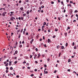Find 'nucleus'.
<instances>
[{
    "mask_svg": "<svg viewBox=\"0 0 78 78\" xmlns=\"http://www.w3.org/2000/svg\"><path fill=\"white\" fill-rule=\"evenodd\" d=\"M44 27H45V26L43 25L42 27L41 31H44Z\"/></svg>",
    "mask_w": 78,
    "mask_h": 78,
    "instance_id": "f257e3e1",
    "label": "nucleus"
},
{
    "mask_svg": "<svg viewBox=\"0 0 78 78\" xmlns=\"http://www.w3.org/2000/svg\"><path fill=\"white\" fill-rule=\"evenodd\" d=\"M6 12H5L3 13L2 16H5V15H6Z\"/></svg>",
    "mask_w": 78,
    "mask_h": 78,
    "instance_id": "f03ea898",
    "label": "nucleus"
},
{
    "mask_svg": "<svg viewBox=\"0 0 78 78\" xmlns=\"http://www.w3.org/2000/svg\"><path fill=\"white\" fill-rule=\"evenodd\" d=\"M18 52V51H16L15 52V53H14L13 54V55H15L16 54H17V53Z\"/></svg>",
    "mask_w": 78,
    "mask_h": 78,
    "instance_id": "7ed1b4c3",
    "label": "nucleus"
},
{
    "mask_svg": "<svg viewBox=\"0 0 78 78\" xmlns=\"http://www.w3.org/2000/svg\"><path fill=\"white\" fill-rule=\"evenodd\" d=\"M48 43H50V42H51V40L50 39H48Z\"/></svg>",
    "mask_w": 78,
    "mask_h": 78,
    "instance_id": "20e7f679",
    "label": "nucleus"
},
{
    "mask_svg": "<svg viewBox=\"0 0 78 78\" xmlns=\"http://www.w3.org/2000/svg\"><path fill=\"white\" fill-rule=\"evenodd\" d=\"M40 56H41V55H40V53H39L38 54L37 58H39V57H40Z\"/></svg>",
    "mask_w": 78,
    "mask_h": 78,
    "instance_id": "39448f33",
    "label": "nucleus"
},
{
    "mask_svg": "<svg viewBox=\"0 0 78 78\" xmlns=\"http://www.w3.org/2000/svg\"><path fill=\"white\" fill-rule=\"evenodd\" d=\"M61 48H62V49H64V46H61Z\"/></svg>",
    "mask_w": 78,
    "mask_h": 78,
    "instance_id": "423d86ee",
    "label": "nucleus"
},
{
    "mask_svg": "<svg viewBox=\"0 0 78 78\" xmlns=\"http://www.w3.org/2000/svg\"><path fill=\"white\" fill-rule=\"evenodd\" d=\"M20 9L21 11H22V10H23V8L22 7H21L20 8Z\"/></svg>",
    "mask_w": 78,
    "mask_h": 78,
    "instance_id": "0eeeda50",
    "label": "nucleus"
},
{
    "mask_svg": "<svg viewBox=\"0 0 78 78\" xmlns=\"http://www.w3.org/2000/svg\"><path fill=\"white\" fill-rule=\"evenodd\" d=\"M71 61V59H69L68 60V62H70Z\"/></svg>",
    "mask_w": 78,
    "mask_h": 78,
    "instance_id": "6e6552de",
    "label": "nucleus"
},
{
    "mask_svg": "<svg viewBox=\"0 0 78 78\" xmlns=\"http://www.w3.org/2000/svg\"><path fill=\"white\" fill-rule=\"evenodd\" d=\"M48 73V72H47V71H46L45 73H44V74H47Z\"/></svg>",
    "mask_w": 78,
    "mask_h": 78,
    "instance_id": "1a4fd4ad",
    "label": "nucleus"
},
{
    "mask_svg": "<svg viewBox=\"0 0 78 78\" xmlns=\"http://www.w3.org/2000/svg\"><path fill=\"white\" fill-rule=\"evenodd\" d=\"M55 31L57 32V31H58V29L57 28H56L55 29Z\"/></svg>",
    "mask_w": 78,
    "mask_h": 78,
    "instance_id": "9d476101",
    "label": "nucleus"
},
{
    "mask_svg": "<svg viewBox=\"0 0 78 78\" xmlns=\"http://www.w3.org/2000/svg\"><path fill=\"white\" fill-rule=\"evenodd\" d=\"M10 70H12L13 69V68H12V67H11L10 68Z\"/></svg>",
    "mask_w": 78,
    "mask_h": 78,
    "instance_id": "9b49d317",
    "label": "nucleus"
},
{
    "mask_svg": "<svg viewBox=\"0 0 78 78\" xmlns=\"http://www.w3.org/2000/svg\"><path fill=\"white\" fill-rule=\"evenodd\" d=\"M67 45H68V43H66V47H67Z\"/></svg>",
    "mask_w": 78,
    "mask_h": 78,
    "instance_id": "f8f14e48",
    "label": "nucleus"
},
{
    "mask_svg": "<svg viewBox=\"0 0 78 78\" xmlns=\"http://www.w3.org/2000/svg\"><path fill=\"white\" fill-rule=\"evenodd\" d=\"M29 13H30V12H28V11H27V15H28V14H29Z\"/></svg>",
    "mask_w": 78,
    "mask_h": 78,
    "instance_id": "ddd939ff",
    "label": "nucleus"
},
{
    "mask_svg": "<svg viewBox=\"0 0 78 78\" xmlns=\"http://www.w3.org/2000/svg\"><path fill=\"white\" fill-rule=\"evenodd\" d=\"M72 45H73V46H74V45H75V43H74V42H73Z\"/></svg>",
    "mask_w": 78,
    "mask_h": 78,
    "instance_id": "4468645a",
    "label": "nucleus"
},
{
    "mask_svg": "<svg viewBox=\"0 0 78 78\" xmlns=\"http://www.w3.org/2000/svg\"><path fill=\"white\" fill-rule=\"evenodd\" d=\"M74 48L75 50H76V46H74Z\"/></svg>",
    "mask_w": 78,
    "mask_h": 78,
    "instance_id": "2eb2a0df",
    "label": "nucleus"
},
{
    "mask_svg": "<svg viewBox=\"0 0 78 78\" xmlns=\"http://www.w3.org/2000/svg\"><path fill=\"white\" fill-rule=\"evenodd\" d=\"M34 76V75L33 74H32L30 75V76Z\"/></svg>",
    "mask_w": 78,
    "mask_h": 78,
    "instance_id": "dca6fc26",
    "label": "nucleus"
},
{
    "mask_svg": "<svg viewBox=\"0 0 78 78\" xmlns=\"http://www.w3.org/2000/svg\"><path fill=\"white\" fill-rule=\"evenodd\" d=\"M61 52H60L59 53V54L58 55L59 57V56H61Z\"/></svg>",
    "mask_w": 78,
    "mask_h": 78,
    "instance_id": "f3484780",
    "label": "nucleus"
},
{
    "mask_svg": "<svg viewBox=\"0 0 78 78\" xmlns=\"http://www.w3.org/2000/svg\"><path fill=\"white\" fill-rule=\"evenodd\" d=\"M46 22H44V24H43V25H44H44H46Z\"/></svg>",
    "mask_w": 78,
    "mask_h": 78,
    "instance_id": "a211bd4d",
    "label": "nucleus"
},
{
    "mask_svg": "<svg viewBox=\"0 0 78 78\" xmlns=\"http://www.w3.org/2000/svg\"><path fill=\"white\" fill-rule=\"evenodd\" d=\"M26 13H24L23 14V17H25V16H26Z\"/></svg>",
    "mask_w": 78,
    "mask_h": 78,
    "instance_id": "6ab92c4d",
    "label": "nucleus"
},
{
    "mask_svg": "<svg viewBox=\"0 0 78 78\" xmlns=\"http://www.w3.org/2000/svg\"><path fill=\"white\" fill-rule=\"evenodd\" d=\"M19 47L20 48H21V47H22V45H20Z\"/></svg>",
    "mask_w": 78,
    "mask_h": 78,
    "instance_id": "aec40b11",
    "label": "nucleus"
},
{
    "mask_svg": "<svg viewBox=\"0 0 78 78\" xmlns=\"http://www.w3.org/2000/svg\"><path fill=\"white\" fill-rule=\"evenodd\" d=\"M27 66H28L30 65V64L28 63H27Z\"/></svg>",
    "mask_w": 78,
    "mask_h": 78,
    "instance_id": "412c9836",
    "label": "nucleus"
},
{
    "mask_svg": "<svg viewBox=\"0 0 78 78\" xmlns=\"http://www.w3.org/2000/svg\"><path fill=\"white\" fill-rule=\"evenodd\" d=\"M56 72H57V71L56 70H55L54 71V73H56Z\"/></svg>",
    "mask_w": 78,
    "mask_h": 78,
    "instance_id": "4be33fe9",
    "label": "nucleus"
},
{
    "mask_svg": "<svg viewBox=\"0 0 78 78\" xmlns=\"http://www.w3.org/2000/svg\"><path fill=\"white\" fill-rule=\"evenodd\" d=\"M50 58H48L47 59V61H48V62L49 61H50Z\"/></svg>",
    "mask_w": 78,
    "mask_h": 78,
    "instance_id": "5701e85b",
    "label": "nucleus"
},
{
    "mask_svg": "<svg viewBox=\"0 0 78 78\" xmlns=\"http://www.w3.org/2000/svg\"><path fill=\"white\" fill-rule=\"evenodd\" d=\"M34 71H35V72H37V69H34Z\"/></svg>",
    "mask_w": 78,
    "mask_h": 78,
    "instance_id": "b1692460",
    "label": "nucleus"
},
{
    "mask_svg": "<svg viewBox=\"0 0 78 78\" xmlns=\"http://www.w3.org/2000/svg\"><path fill=\"white\" fill-rule=\"evenodd\" d=\"M22 31H23V29H22L20 31V33H22Z\"/></svg>",
    "mask_w": 78,
    "mask_h": 78,
    "instance_id": "393cba45",
    "label": "nucleus"
},
{
    "mask_svg": "<svg viewBox=\"0 0 78 78\" xmlns=\"http://www.w3.org/2000/svg\"><path fill=\"white\" fill-rule=\"evenodd\" d=\"M18 38H19V39H20V34H19V35L18 37Z\"/></svg>",
    "mask_w": 78,
    "mask_h": 78,
    "instance_id": "a878e982",
    "label": "nucleus"
},
{
    "mask_svg": "<svg viewBox=\"0 0 78 78\" xmlns=\"http://www.w3.org/2000/svg\"><path fill=\"white\" fill-rule=\"evenodd\" d=\"M42 56L43 57V58L45 56V55H44V54L42 55Z\"/></svg>",
    "mask_w": 78,
    "mask_h": 78,
    "instance_id": "bb28decb",
    "label": "nucleus"
},
{
    "mask_svg": "<svg viewBox=\"0 0 78 78\" xmlns=\"http://www.w3.org/2000/svg\"><path fill=\"white\" fill-rule=\"evenodd\" d=\"M4 9L5 10V9L4 8H1L0 9V10H2V9Z\"/></svg>",
    "mask_w": 78,
    "mask_h": 78,
    "instance_id": "cd10ccee",
    "label": "nucleus"
},
{
    "mask_svg": "<svg viewBox=\"0 0 78 78\" xmlns=\"http://www.w3.org/2000/svg\"><path fill=\"white\" fill-rule=\"evenodd\" d=\"M21 20H23V17H21Z\"/></svg>",
    "mask_w": 78,
    "mask_h": 78,
    "instance_id": "c85d7f7f",
    "label": "nucleus"
},
{
    "mask_svg": "<svg viewBox=\"0 0 78 78\" xmlns=\"http://www.w3.org/2000/svg\"><path fill=\"white\" fill-rule=\"evenodd\" d=\"M53 38H55V37H56V36L55 35H54V36H53L52 37Z\"/></svg>",
    "mask_w": 78,
    "mask_h": 78,
    "instance_id": "c756f323",
    "label": "nucleus"
},
{
    "mask_svg": "<svg viewBox=\"0 0 78 78\" xmlns=\"http://www.w3.org/2000/svg\"><path fill=\"white\" fill-rule=\"evenodd\" d=\"M12 17L13 19H14V20H16V19H15V18H14V17L12 16Z\"/></svg>",
    "mask_w": 78,
    "mask_h": 78,
    "instance_id": "7c9ffc66",
    "label": "nucleus"
},
{
    "mask_svg": "<svg viewBox=\"0 0 78 78\" xmlns=\"http://www.w3.org/2000/svg\"><path fill=\"white\" fill-rule=\"evenodd\" d=\"M34 57H37V54H36L35 55H34Z\"/></svg>",
    "mask_w": 78,
    "mask_h": 78,
    "instance_id": "2f4dec72",
    "label": "nucleus"
},
{
    "mask_svg": "<svg viewBox=\"0 0 78 78\" xmlns=\"http://www.w3.org/2000/svg\"><path fill=\"white\" fill-rule=\"evenodd\" d=\"M41 8H44V6L42 5L41 6Z\"/></svg>",
    "mask_w": 78,
    "mask_h": 78,
    "instance_id": "473e14b6",
    "label": "nucleus"
},
{
    "mask_svg": "<svg viewBox=\"0 0 78 78\" xmlns=\"http://www.w3.org/2000/svg\"><path fill=\"white\" fill-rule=\"evenodd\" d=\"M35 50L37 51H38V49H37V48H36Z\"/></svg>",
    "mask_w": 78,
    "mask_h": 78,
    "instance_id": "72a5a7b5",
    "label": "nucleus"
},
{
    "mask_svg": "<svg viewBox=\"0 0 78 78\" xmlns=\"http://www.w3.org/2000/svg\"><path fill=\"white\" fill-rule=\"evenodd\" d=\"M74 12H78V11H77V10H75Z\"/></svg>",
    "mask_w": 78,
    "mask_h": 78,
    "instance_id": "f704fd0d",
    "label": "nucleus"
},
{
    "mask_svg": "<svg viewBox=\"0 0 78 78\" xmlns=\"http://www.w3.org/2000/svg\"><path fill=\"white\" fill-rule=\"evenodd\" d=\"M58 20H61V18H60V17H58Z\"/></svg>",
    "mask_w": 78,
    "mask_h": 78,
    "instance_id": "c9c22d12",
    "label": "nucleus"
},
{
    "mask_svg": "<svg viewBox=\"0 0 78 78\" xmlns=\"http://www.w3.org/2000/svg\"><path fill=\"white\" fill-rule=\"evenodd\" d=\"M67 28H68V29L69 30H70V27H67Z\"/></svg>",
    "mask_w": 78,
    "mask_h": 78,
    "instance_id": "e433bc0d",
    "label": "nucleus"
},
{
    "mask_svg": "<svg viewBox=\"0 0 78 78\" xmlns=\"http://www.w3.org/2000/svg\"><path fill=\"white\" fill-rule=\"evenodd\" d=\"M23 64H26V62H25V60L24 61V62H23Z\"/></svg>",
    "mask_w": 78,
    "mask_h": 78,
    "instance_id": "4c0bfd02",
    "label": "nucleus"
},
{
    "mask_svg": "<svg viewBox=\"0 0 78 78\" xmlns=\"http://www.w3.org/2000/svg\"><path fill=\"white\" fill-rule=\"evenodd\" d=\"M64 2H63V1H62L61 2V3L62 4V5H63V4H64L63 3Z\"/></svg>",
    "mask_w": 78,
    "mask_h": 78,
    "instance_id": "58836bf2",
    "label": "nucleus"
},
{
    "mask_svg": "<svg viewBox=\"0 0 78 78\" xmlns=\"http://www.w3.org/2000/svg\"><path fill=\"white\" fill-rule=\"evenodd\" d=\"M11 36H12V35H13V34H14V33H11Z\"/></svg>",
    "mask_w": 78,
    "mask_h": 78,
    "instance_id": "ea45409f",
    "label": "nucleus"
},
{
    "mask_svg": "<svg viewBox=\"0 0 78 78\" xmlns=\"http://www.w3.org/2000/svg\"><path fill=\"white\" fill-rule=\"evenodd\" d=\"M17 61H15V62H14V63L15 64H17Z\"/></svg>",
    "mask_w": 78,
    "mask_h": 78,
    "instance_id": "a19ab883",
    "label": "nucleus"
},
{
    "mask_svg": "<svg viewBox=\"0 0 78 78\" xmlns=\"http://www.w3.org/2000/svg\"><path fill=\"white\" fill-rule=\"evenodd\" d=\"M67 71H68V72H70V69H68V70H67Z\"/></svg>",
    "mask_w": 78,
    "mask_h": 78,
    "instance_id": "79ce46f5",
    "label": "nucleus"
},
{
    "mask_svg": "<svg viewBox=\"0 0 78 78\" xmlns=\"http://www.w3.org/2000/svg\"><path fill=\"white\" fill-rule=\"evenodd\" d=\"M41 12L42 13V12H44V10H42L41 11Z\"/></svg>",
    "mask_w": 78,
    "mask_h": 78,
    "instance_id": "37998d69",
    "label": "nucleus"
},
{
    "mask_svg": "<svg viewBox=\"0 0 78 78\" xmlns=\"http://www.w3.org/2000/svg\"><path fill=\"white\" fill-rule=\"evenodd\" d=\"M65 35L66 36H67V33H65Z\"/></svg>",
    "mask_w": 78,
    "mask_h": 78,
    "instance_id": "c03bdc74",
    "label": "nucleus"
},
{
    "mask_svg": "<svg viewBox=\"0 0 78 78\" xmlns=\"http://www.w3.org/2000/svg\"><path fill=\"white\" fill-rule=\"evenodd\" d=\"M44 67H47V65H46V64H45L44 65Z\"/></svg>",
    "mask_w": 78,
    "mask_h": 78,
    "instance_id": "a18cd8bd",
    "label": "nucleus"
},
{
    "mask_svg": "<svg viewBox=\"0 0 78 78\" xmlns=\"http://www.w3.org/2000/svg\"><path fill=\"white\" fill-rule=\"evenodd\" d=\"M20 31V30H17V32H18V33H19V31Z\"/></svg>",
    "mask_w": 78,
    "mask_h": 78,
    "instance_id": "49530a36",
    "label": "nucleus"
},
{
    "mask_svg": "<svg viewBox=\"0 0 78 78\" xmlns=\"http://www.w3.org/2000/svg\"><path fill=\"white\" fill-rule=\"evenodd\" d=\"M41 29H38V31H41Z\"/></svg>",
    "mask_w": 78,
    "mask_h": 78,
    "instance_id": "de8ad7c7",
    "label": "nucleus"
},
{
    "mask_svg": "<svg viewBox=\"0 0 78 78\" xmlns=\"http://www.w3.org/2000/svg\"><path fill=\"white\" fill-rule=\"evenodd\" d=\"M4 64H6V61L4 62Z\"/></svg>",
    "mask_w": 78,
    "mask_h": 78,
    "instance_id": "09e8293b",
    "label": "nucleus"
},
{
    "mask_svg": "<svg viewBox=\"0 0 78 78\" xmlns=\"http://www.w3.org/2000/svg\"><path fill=\"white\" fill-rule=\"evenodd\" d=\"M32 54L33 55H33H34V54H35V52H33V53H32Z\"/></svg>",
    "mask_w": 78,
    "mask_h": 78,
    "instance_id": "8fccbe9b",
    "label": "nucleus"
},
{
    "mask_svg": "<svg viewBox=\"0 0 78 78\" xmlns=\"http://www.w3.org/2000/svg\"><path fill=\"white\" fill-rule=\"evenodd\" d=\"M22 44H25V43L24 42V41H23L22 42Z\"/></svg>",
    "mask_w": 78,
    "mask_h": 78,
    "instance_id": "3c124183",
    "label": "nucleus"
},
{
    "mask_svg": "<svg viewBox=\"0 0 78 78\" xmlns=\"http://www.w3.org/2000/svg\"><path fill=\"white\" fill-rule=\"evenodd\" d=\"M8 66V64H6L5 65V66L6 67H7V66Z\"/></svg>",
    "mask_w": 78,
    "mask_h": 78,
    "instance_id": "603ef678",
    "label": "nucleus"
},
{
    "mask_svg": "<svg viewBox=\"0 0 78 78\" xmlns=\"http://www.w3.org/2000/svg\"><path fill=\"white\" fill-rule=\"evenodd\" d=\"M26 35H28V32H27V33H26Z\"/></svg>",
    "mask_w": 78,
    "mask_h": 78,
    "instance_id": "864d4df0",
    "label": "nucleus"
},
{
    "mask_svg": "<svg viewBox=\"0 0 78 78\" xmlns=\"http://www.w3.org/2000/svg\"><path fill=\"white\" fill-rule=\"evenodd\" d=\"M20 56H23V54H20Z\"/></svg>",
    "mask_w": 78,
    "mask_h": 78,
    "instance_id": "5fc2aeb1",
    "label": "nucleus"
},
{
    "mask_svg": "<svg viewBox=\"0 0 78 78\" xmlns=\"http://www.w3.org/2000/svg\"><path fill=\"white\" fill-rule=\"evenodd\" d=\"M28 69H30V67H27Z\"/></svg>",
    "mask_w": 78,
    "mask_h": 78,
    "instance_id": "6e6d98bb",
    "label": "nucleus"
},
{
    "mask_svg": "<svg viewBox=\"0 0 78 78\" xmlns=\"http://www.w3.org/2000/svg\"><path fill=\"white\" fill-rule=\"evenodd\" d=\"M39 10H41V7H39Z\"/></svg>",
    "mask_w": 78,
    "mask_h": 78,
    "instance_id": "4d7b16f0",
    "label": "nucleus"
},
{
    "mask_svg": "<svg viewBox=\"0 0 78 78\" xmlns=\"http://www.w3.org/2000/svg\"><path fill=\"white\" fill-rule=\"evenodd\" d=\"M5 72L6 73H8V70H6Z\"/></svg>",
    "mask_w": 78,
    "mask_h": 78,
    "instance_id": "13d9d810",
    "label": "nucleus"
},
{
    "mask_svg": "<svg viewBox=\"0 0 78 78\" xmlns=\"http://www.w3.org/2000/svg\"><path fill=\"white\" fill-rule=\"evenodd\" d=\"M48 32L50 33V30H48Z\"/></svg>",
    "mask_w": 78,
    "mask_h": 78,
    "instance_id": "bf43d9fd",
    "label": "nucleus"
},
{
    "mask_svg": "<svg viewBox=\"0 0 78 78\" xmlns=\"http://www.w3.org/2000/svg\"><path fill=\"white\" fill-rule=\"evenodd\" d=\"M22 2V1L20 0V1H19V3H21Z\"/></svg>",
    "mask_w": 78,
    "mask_h": 78,
    "instance_id": "052dcab7",
    "label": "nucleus"
},
{
    "mask_svg": "<svg viewBox=\"0 0 78 78\" xmlns=\"http://www.w3.org/2000/svg\"><path fill=\"white\" fill-rule=\"evenodd\" d=\"M51 3L52 4H54V2H51Z\"/></svg>",
    "mask_w": 78,
    "mask_h": 78,
    "instance_id": "680f3d73",
    "label": "nucleus"
},
{
    "mask_svg": "<svg viewBox=\"0 0 78 78\" xmlns=\"http://www.w3.org/2000/svg\"><path fill=\"white\" fill-rule=\"evenodd\" d=\"M20 19H21L20 17H19V18H18V19H19V20H20Z\"/></svg>",
    "mask_w": 78,
    "mask_h": 78,
    "instance_id": "e2e57ef3",
    "label": "nucleus"
},
{
    "mask_svg": "<svg viewBox=\"0 0 78 78\" xmlns=\"http://www.w3.org/2000/svg\"><path fill=\"white\" fill-rule=\"evenodd\" d=\"M26 2H29V1L28 0H27L26 1Z\"/></svg>",
    "mask_w": 78,
    "mask_h": 78,
    "instance_id": "0e129e2a",
    "label": "nucleus"
},
{
    "mask_svg": "<svg viewBox=\"0 0 78 78\" xmlns=\"http://www.w3.org/2000/svg\"><path fill=\"white\" fill-rule=\"evenodd\" d=\"M14 59H17V57H15Z\"/></svg>",
    "mask_w": 78,
    "mask_h": 78,
    "instance_id": "69168bd1",
    "label": "nucleus"
},
{
    "mask_svg": "<svg viewBox=\"0 0 78 78\" xmlns=\"http://www.w3.org/2000/svg\"><path fill=\"white\" fill-rule=\"evenodd\" d=\"M3 6H6V4H3Z\"/></svg>",
    "mask_w": 78,
    "mask_h": 78,
    "instance_id": "338daca9",
    "label": "nucleus"
},
{
    "mask_svg": "<svg viewBox=\"0 0 78 78\" xmlns=\"http://www.w3.org/2000/svg\"><path fill=\"white\" fill-rule=\"evenodd\" d=\"M6 70H8V67H6Z\"/></svg>",
    "mask_w": 78,
    "mask_h": 78,
    "instance_id": "774afa93",
    "label": "nucleus"
}]
</instances>
